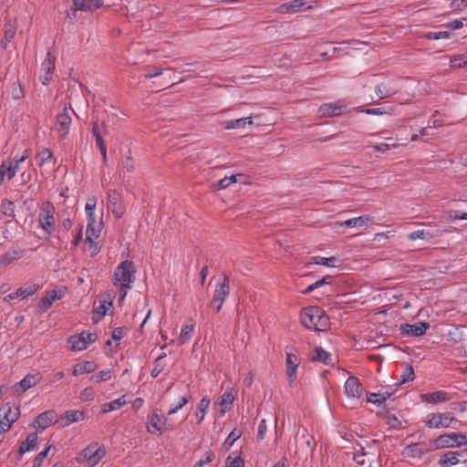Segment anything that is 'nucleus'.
<instances>
[{
  "instance_id": "1",
  "label": "nucleus",
  "mask_w": 467,
  "mask_h": 467,
  "mask_svg": "<svg viewBox=\"0 0 467 467\" xmlns=\"http://www.w3.org/2000/svg\"><path fill=\"white\" fill-rule=\"evenodd\" d=\"M136 268L132 261L124 260L113 274V285L119 288V300L123 301L135 280Z\"/></svg>"
},
{
  "instance_id": "2",
  "label": "nucleus",
  "mask_w": 467,
  "mask_h": 467,
  "mask_svg": "<svg viewBox=\"0 0 467 467\" xmlns=\"http://www.w3.org/2000/svg\"><path fill=\"white\" fill-rule=\"evenodd\" d=\"M300 320L306 328L317 331H325L329 325L325 311L317 306L303 308L300 313Z\"/></svg>"
},
{
  "instance_id": "3",
  "label": "nucleus",
  "mask_w": 467,
  "mask_h": 467,
  "mask_svg": "<svg viewBox=\"0 0 467 467\" xmlns=\"http://www.w3.org/2000/svg\"><path fill=\"white\" fill-rule=\"evenodd\" d=\"M106 449L98 442H91L76 456V462L85 467H94L105 457Z\"/></svg>"
},
{
  "instance_id": "4",
  "label": "nucleus",
  "mask_w": 467,
  "mask_h": 467,
  "mask_svg": "<svg viewBox=\"0 0 467 467\" xmlns=\"http://www.w3.org/2000/svg\"><path fill=\"white\" fill-rule=\"evenodd\" d=\"M56 209L54 204L49 201H44L41 202L39 207V213L37 215V222L42 231L51 235L56 228L55 219Z\"/></svg>"
},
{
  "instance_id": "5",
  "label": "nucleus",
  "mask_w": 467,
  "mask_h": 467,
  "mask_svg": "<svg viewBox=\"0 0 467 467\" xmlns=\"http://www.w3.org/2000/svg\"><path fill=\"white\" fill-rule=\"evenodd\" d=\"M435 450L458 448L467 445V436L460 432H446L431 441Z\"/></svg>"
},
{
  "instance_id": "6",
  "label": "nucleus",
  "mask_w": 467,
  "mask_h": 467,
  "mask_svg": "<svg viewBox=\"0 0 467 467\" xmlns=\"http://www.w3.org/2000/svg\"><path fill=\"white\" fill-rule=\"evenodd\" d=\"M452 422H457V419L449 411L431 412L424 420V424L429 429H446L451 427Z\"/></svg>"
},
{
  "instance_id": "7",
  "label": "nucleus",
  "mask_w": 467,
  "mask_h": 467,
  "mask_svg": "<svg viewBox=\"0 0 467 467\" xmlns=\"http://www.w3.org/2000/svg\"><path fill=\"white\" fill-rule=\"evenodd\" d=\"M19 408L6 403L0 408V434L9 431L12 424L19 417Z\"/></svg>"
},
{
  "instance_id": "8",
  "label": "nucleus",
  "mask_w": 467,
  "mask_h": 467,
  "mask_svg": "<svg viewBox=\"0 0 467 467\" xmlns=\"http://www.w3.org/2000/svg\"><path fill=\"white\" fill-rule=\"evenodd\" d=\"M69 111L73 112L71 108L65 107L62 112L58 113L55 124V131L60 139H65L69 132L71 126V116Z\"/></svg>"
},
{
  "instance_id": "9",
  "label": "nucleus",
  "mask_w": 467,
  "mask_h": 467,
  "mask_svg": "<svg viewBox=\"0 0 467 467\" xmlns=\"http://www.w3.org/2000/svg\"><path fill=\"white\" fill-rule=\"evenodd\" d=\"M167 418L159 414L157 410L152 411L147 417L146 428L150 434L161 435L166 428Z\"/></svg>"
},
{
  "instance_id": "10",
  "label": "nucleus",
  "mask_w": 467,
  "mask_h": 467,
  "mask_svg": "<svg viewBox=\"0 0 467 467\" xmlns=\"http://www.w3.org/2000/svg\"><path fill=\"white\" fill-rule=\"evenodd\" d=\"M95 337L96 336L94 334L82 332L78 335L69 337L67 343L71 350L82 351L95 340Z\"/></svg>"
},
{
  "instance_id": "11",
  "label": "nucleus",
  "mask_w": 467,
  "mask_h": 467,
  "mask_svg": "<svg viewBox=\"0 0 467 467\" xmlns=\"http://www.w3.org/2000/svg\"><path fill=\"white\" fill-rule=\"evenodd\" d=\"M56 57L48 51L46 59L42 62L40 69V81L43 85H48L55 72Z\"/></svg>"
},
{
  "instance_id": "12",
  "label": "nucleus",
  "mask_w": 467,
  "mask_h": 467,
  "mask_svg": "<svg viewBox=\"0 0 467 467\" xmlns=\"http://www.w3.org/2000/svg\"><path fill=\"white\" fill-rule=\"evenodd\" d=\"M316 1L292 0L280 5V12L294 14L299 11L310 10L316 5Z\"/></svg>"
},
{
  "instance_id": "13",
  "label": "nucleus",
  "mask_w": 467,
  "mask_h": 467,
  "mask_svg": "<svg viewBox=\"0 0 467 467\" xmlns=\"http://www.w3.org/2000/svg\"><path fill=\"white\" fill-rule=\"evenodd\" d=\"M40 373L27 374L19 382L12 387V390L16 395H21L30 388L36 386L41 381Z\"/></svg>"
},
{
  "instance_id": "14",
  "label": "nucleus",
  "mask_w": 467,
  "mask_h": 467,
  "mask_svg": "<svg viewBox=\"0 0 467 467\" xmlns=\"http://www.w3.org/2000/svg\"><path fill=\"white\" fill-rule=\"evenodd\" d=\"M420 399L422 402L436 405L451 400L452 396L451 393L444 390H436L433 392L421 393Z\"/></svg>"
},
{
  "instance_id": "15",
  "label": "nucleus",
  "mask_w": 467,
  "mask_h": 467,
  "mask_svg": "<svg viewBox=\"0 0 467 467\" xmlns=\"http://www.w3.org/2000/svg\"><path fill=\"white\" fill-rule=\"evenodd\" d=\"M65 296V288H56L47 293L45 296H43L38 304V308L40 311L45 312L48 310L53 303L57 300H60Z\"/></svg>"
},
{
  "instance_id": "16",
  "label": "nucleus",
  "mask_w": 467,
  "mask_h": 467,
  "mask_svg": "<svg viewBox=\"0 0 467 467\" xmlns=\"http://www.w3.org/2000/svg\"><path fill=\"white\" fill-rule=\"evenodd\" d=\"M230 294L229 279L223 276V279L217 283L213 298L211 300V306H214L217 301L224 302Z\"/></svg>"
},
{
  "instance_id": "17",
  "label": "nucleus",
  "mask_w": 467,
  "mask_h": 467,
  "mask_svg": "<svg viewBox=\"0 0 467 467\" xmlns=\"http://www.w3.org/2000/svg\"><path fill=\"white\" fill-rule=\"evenodd\" d=\"M19 163L16 162L15 158L13 160L4 161L0 164V185L3 183L5 177L7 180L13 179L19 169Z\"/></svg>"
},
{
  "instance_id": "18",
  "label": "nucleus",
  "mask_w": 467,
  "mask_h": 467,
  "mask_svg": "<svg viewBox=\"0 0 467 467\" xmlns=\"http://www.w3.org/2000/svg\"><path fill=\"white\" fill-rule=\"evenodd\" d=\"M345 393L349 398H360L364 389L359 379L350 376L345 382Z\"/></svg>"
},
{
  "instance_id": "19",
  "label": "nucleus",
  "mask_w": 467,
  "mask_h": 467,
  "mask_svg": "<svg viewBox=\"0 0 467 467\" xmlns=\"http://www.w3.org/2000/svg\"><path fill=\"white\" fill-rule=\"evenodd\" d=\"M346 106L341 102L325 103L318 108L317 113L320 117H336L341 115Z\"/></svg>"
},
{
  "instance_id": "20",
  "label": "nucleus",
  "mask_w": 467,
  "mask_h": 467,
  "mask_svg": "<svg viewBox=\"0 0 467 467\" xmlns=\"http://www.w3.org/2000/svg\"><path fill=\"white\" fill-rule=\"evenodd\" d=\"M430 324L427 322H417L415 324H403L400 327V331L403 334L411 337H420L429 329Z\"/></svg>"
},
{
  "instance_id": "21",
  "label": "nucleus",
  "mask_w": 467,
  "mask_h": 467,
  "mask_svg": "<svg viewBox=\"0 0 467 467\" xmlns=\"http://www.w3.org/2000/svg\"><path fill=\"white\" fill-rule=\"evenodd\" d=\"M398 88L394 80L380 83L376 86L375 93L379 99H388L394 96L398 92Z\"/></svg>"
},
{
  "instance_id": "22",
  "label": "nucleus",
  "mask_w": 467,
  "mask_h": 467,
  "mask_svg": "<svg viewBox=\"0 0 467 467\" xmlns=\"http://www.w3.org/2000/svg\"><path fill=\"white\" fill-rule=\"evenodd\" d=\"M300 358L296 353H286L285 367L286 374L290 382L294 381L296 378Z\"/></svg>"
},
{
  "instance_id": "23",
  "label": "nucleus",
  "mask_w": 467,
  "mask_h": 467,
  "mask_svg": "<svg viewBox=\"0 0 467 467\" xmlns=\"http://www.w3.org/2000/svg\"><path fill=\"white\" fill-rule=\"evenodd\" d=\"M107 198L112 213L120 218L124 213V209L120 204V194L116 190H109Z\"/></svg>"
},
{
  "instance_id": "24",
  "label": "nucleus",
  "mask_w": 467,
  "mask_h": 467,
  "mask_svg": "<svg viewBox=\"0 0 467 467\" xmlns=\"http://www.w3.org/2000/svg\"><path fill=\"white\" fill-rule=\"evenodd\" d=\"M25 254V250L12 247L0 256V266H6L13 262L21 259Z\"/></svg>"
},
{
  "instance_id": "25",
  "label": "nucleus",
  "mask_w": 467,
  "mask_h": 467,
  "mask_svg": "<svg viewBox=\"0 0 467 467\" xmlns=\"http://www.w3.org/2000/svg\"><path fill=\"white\" fill-rule=\"evenodd\" d=\"M460 452L449 451L441 455L438 463L441 467H451L460 462Z\"/></svg>"
},
{
  "instance_id": "26",
  "label": "nucleus",
  "mask_w": 467,
  "mask_h": 467,
  "mask_svg": "<svg viewBox=\"0 0 467 467\" xmlns=\"http://www.w3.org/2000/svg\"><path fill=\"white\" fill-rule=\"evenodd\" d=\"M128 403L127 396L122 395L119 398L113 400L109 402L104 403L101 406V412L103 414L120 410Z\"/></svg>"
},
{
  "instance_id": "27",
  "label": "nucleus",
  "mask_w": 467,
  "mask_h": 467,
  "mask_svg": "<svg viewBox=\"0 0 467 467\" xmlns=\"http://www.w3.org/2000/svg\"><path fill=\"white\" fill-rule=\"evenodd\" d=\"M371 219L368 215H362L358 217H354L348 219L342 223H338L340 226H346L349 228H361L363 226H367L370 223Z\"/></svg>"
},
{
  "instance_id": "28",
  "label": "nucleus",
  "mask_w": 467,
  "mask_h": 467,
  "mask_svg": "<svg viewBox=\"0 0 467 467\" xmlns=\"http://www.w3.org/2000/svg\"><path fill=\"white\" fill-rule=\"evenodd\" d=\"M38 436L36 432L28 434L26 441H24L19 446V455L22 456L26 452L36 450L37 444Z\"/></svg>"
},
{
  "instance_id": "29",
  "label": "nucleus",
  "mask_w": 467,
  "mask_h": 467,
  "mask_svg": "<svg viewBox=\"0 0 467 467\" xmlns=\"http://www.w3.org/2000/svg\"><path fill=\"white\" fill-rule=\"evenodd\" d=\"M85 419V413L81 410H67L64 413L61 418V426H68L71 423L83 420Z\"/></svg>"
},
{
  "instance_id": "30",
  "label": "nucleus",
  "mask_w": 467,
  "mask_h": 467,
  "mask_svg": "<svg viewBox=\"0 0 467 467\" xmlns=\"http://www.w3.org/2000/svg\"><path fill=\"white\" fill-rule=\"evenodd\" d=\"M57 414L54 410L45 411L38 415L36 420V425L41 429H46L56 421Z\"/></svg>"
},
{
  "instance_id": "31",
  "label": "nucleus",
  "mask_w": 467,
  "mask_h": 467,
  "mask_svg": "<svg viewBox=\"0 0 467 467\" xmlns=\"http://www.w3.org/2000/svg\"><path fill=\"white\" fill-rule=\"evenodd\" d=\"M74 6L77 10L88 11L99 8L102 5V0H73Z\"/></svg>"
},
{
  "instance_id": "32",
  "label": "nucleus",
  "mask_w": 467,
  "mask_h": 467,
  "mask_svg": "<svg viewBox=\"0 0 467 467\" xmlns=\"http://www.w3.org/2000/svg\"><path fill=\"white\" fill-rule=\"evenodd\" d=\"M97 366L92 361H84L74 365L72 374L77 377L82 374L94 372Z\"/></svg>"
},
{
  "instance_id": "33",
  "label": "nucleus",
  "mask_w": 467,
  "mask_h": 467,
  "mask_svg": "<svg viewBox=\"0 0 467 467\" xmlns=\"http://www.w3.org/2000/svg\"><path fill=\"white\" fill-rule=\"evenodd\" d=\"M111 302L100 301L98 306H95L92 312V320L94 323L99 322L107 314Z\"/></svg>"
},
{
  "instance_id": "34",
  "label": "nucleus",
  "mask_w": 467,
  "mask_h": 467,
  "mask_svg": "<svg viewBox=\"0 0 467 467\" xmlns=\"http://www.w3.org/2000/svg\"><path fill=\"white\" fill-rule=\"evenodd\" d=\"M234 401V396L232 390L227 389L221 397H220V406H221V414L223 415L225 412L229 411L232 408V405Z\"/></svg>"
},
{
  "instance_id": "35",
  "label": "nucleus",
  "mask_w": 467,
  "mask_h": 467,
  "mask_svg": "<svg viewBox=\"0 0 467 467\" xmlns=\"http://www.w3.org/2000/svg\"><path fill=\"white\" fill-rule=\"evenodd\" d=\"M210 403H211V400L207 396L203 397L199 401L197 408H196V411H195V416L198 420H197L198 424H200L204 420L205 415L209 410Z\"/></svg>"
},
{
  "instance_id": "36",
  "label": "nucleus",
  "mask_w": 467,
  "mask_h": 467,
  "mask_svg": "<svg viewBox=\"0 0 467 467\" xmlns=\"http://www.w3.org/2000/svg\"><path fill=\"white\" fill-rule=\"evenodd\" d=\"M311 359L313 361H320L327 365L332 364V358H331L330 353H328L327 351H326L325 349H323L320 347H317L314 349L313 354L311 355Z\"/></svg>"
},
{
  "instance_id": "37",
  "label": "nucleus",
  "mask_w": 467,
  "mask_h": 467,
  "mask_svg": "<svg viewBox=\"0 0 467 467\" xmlns=\"http://www.w3.org/2000/svg\"><path fill=\"white\" fill-rule=\"evenodd\" d=\"M353 461L355 462L357 467H371L372 463L368 453L365 452L364 448H360L358 451L354 452Z\"/></svg>"
},
{
  "instance_id": "38",
  "label": "nucleus",
  "mask_w": 467,
  "mask_h": 467,
  "mask_svg": "<svg viewBox=\"0 0 467 467\" xmlns=\"http://www.w3.org/2000/svg\"><path fill=\"white\" fill-rule=\"evenodd\" d=\"M194 332V325L193 324H183L181 333L178 338L179 345H184L189 342Z\"/></svg>"
},
{
  "instance_id": "39",
  "label": "nucleus",
  "mask_w": 467,
  "mask_h": 467,
  "mask_svg": "<svg viewBox=\"0 0 467 467\" xmlns=\"http://www.w3.org/2000/svg\"><path fill=\"white\" fill-rule=\"evenodd\" d=\"M40 286L36 284H31L26 287H19L16 290V296L18 299L23 300L26 299L33 295H35L38 290Z\"/></svg>"
},
{
  "instance_id": "40",
  "label": "nucleus",
  "mask_w": 467,
  "mask_h": 467,
  "mask_svg": "<svg viewBox=\"0 0 467 467\" xmlns=\"http://www.w3.org/2000/svg\"><path fill=\"white\" fill-rule=\"evenodd\" d=\"M97 206V198L95 196L89 197L85 205V212L88 222L96 223L95 210Z\"/></svg>"
},
{
  "instance_id": "41",
  "label": "nucleus",
  "mask_w": 467,
  "mask_h": 467,
  "mask_svg": "<svg viewBox=\"0 0 467 467\" xmlns=\"http://www.w3.org/2000/svg\"><path fill=\"white\" fill-rule=\"evenodd\" d=\"M253 123L252 118H240L224 122V127L228 130L244 128L246 125Z\"/></svg>"
},
{
  "instance_id": "42",
  "label": "nucleus",
  "mask_w": 467,
  "mask_h": 467,
  "mask_svg": "<svg viewBox=\"0 0 467 467\" xmlns=\"http://www.w3.org/2000/svg\"><path fill=\"white\" fill-rule=\"evenodd\" d=\"M226 467H244V461L237 451L230 453L225 460Z\"/></svg>"
},
{
  "instance_id": "43",
  "label": "nucleus",
  "mask_w": 467,
  "mask_h": 467,
  "mask_svg": "<svg viewBox=\"0 0 467 467\" xmlns=\"http://www.w3.org/2000/svg\"><path fill=\"white\" fill-rule=\"evenodd\" d=\"M389 397V394L388 392H371L368 394L367 397V402L375 404V405H381L384 403L387 399Z\"/></svg>"
},
{
  "instance_id": "44",
  "label": "nucleus",
  "mask_w": 467,
  "mask_h": 467,
  "mask_svg": "<svg viewBox=\"0 0 467 467\" xmlns=\"http://www.w3.org/2000/svg\"><path fill=\"white\" fill-rule=\"evenodd\" d=\"M242 431L237 429H234L227 438L225 439L224 442L223 443V448L224 451H229L231 447L234 445V443L241 437Z\"/></svg>"
},
{
  "instance_id": "45",
  "label": "nucleus",
  "mask_w": 467,
  "mask_h": 467,
  "mask_svg": "<svg viewBox=\"0 0 467 467\" xmlns=\"http://www.w3.org/2000/svg\"><path fill=\"white\" fill-rule=\"evenodd\" d=\"M312 263L315 265H325L327 267H335L337 266V263H338L337 258L332 257H322V256H314L311 258Z\"/></svg>"
},
{
  "instance_id": "46",
  "label": "nucleus",
  "mask_w": 467,
  "mask_h": 467,
  "mask_svg": "<svg viewBox=\"0 0 467 467\" xmlns=\"http://www.w3.org/2000/svg\"><path fill=\"white\" fill-rule=\"evenodd\" d=\"M52 157L53 153L49 149H42L40 151L37 152L36 156L37 165L42 167L45 163L48 162L52 159Z\"/></svg>"
},
{
  "instance_id": "47",
  "label": "nucleus",
  "mask_w": 467,
  "mask_h": 467,
  "mask_svg": "<svg viewBox=\"0 0 467 467\" xmlns=\"http://www.w3.org/2000/svg\"><path fill=\"white\" fill-rule=\"evenodd\" d=\"M113 371L111 369L101 370L99 373L93 374L89 380L94 383L109 380L112 378Z\"/></svg>"
},
{
  "instance_id": "48",
  "label": "nucleus",
  "mask_w": 467,
  "mask_h": 467,
  "mask_svg": "<svg viewBox=\"0 0 467 467\" xmlns=\"http://www.w3.org/2000/svg\"><path fill=\"white\" fill-rule=\"evenodd\" d=\"M358 111L364 112L368 115H384L389 114L390 115L392 113V109L390 108H372V109H358Z\"/></svg>"
},
{
  "instance_id": "49",
  "label": "nucleus",
  "mask_w": 467,
  "mask_h": 467,
  "mask_svg": "<svg viewBox=\"0 0 467 467\" xmlns=\"http://www.w3.org/2000/svg\"><path fill=\"white\" fill-rule=\"evenodd\" d=\"M236 182V177L235 175L232 176H226L221 180H219L215 184L213 185V187L215 190H223L230 186L231 184Z\"/></svg>"
},
{
  "instance_id": "50",
  "label": "nucleus",
  "mask_w": 467,
  "mask_h": 467,
  "mask_svg": "<svg viewBox=\"0 0 467 467\" xmlns=\"http://www.w3.org/2000/svg\"><path fill=\"white\" fill-rule=\"evenodd\" d=\"M215 459V454L212 451H207L202 458L196 462L193 467H204L206 464L212 462Z\"/></svg>"
},
{
  "instance_id": "51",
  "label": "nucleus",
  "mask_w": 467,
  "mask_h": 467,
  "mask_svg": "<svg viewBox=\"0 0 467 467\" xmlns=\"http://www.w3.org/2000/svg\"><path fill=\"white\" fill-rule=\"evenodd\" d=\"M415 378L414 370L411 366L406 365L401 375H400V383H407L412 381Z\"/></svg>"
},
{
  "instance_id": "52",
  "label": "nucleus",
  "mask_w": 467,
  "mask_h": 467,
  "mask_svg": "<svg viewBox=\"0 0 467 467\" xmlns=\"http://www.w3.org/2000/svg\"><path fill=\"white\" fill-rule=\"evenodd\" d=\"M85 244L88 245L87 250L89 252L91 256H95L99 253L100 247L97 243V239L86 237Z\"/></svg>"
},
{
  "instance_id": "53",
  "label": "nucleus",
  "mask_w": 467,
  "mask_h": 467,
  "mask_svg": "<svg viewBox=\"0 0 467 467\" xmlns=\"http://www.w3.org/2000/svg\"><path fill=\"white\" fill-rule=\"evenodd\" d=\"M100 234V226H96V223H91V221L88 222L86 237H90L94 239H98Z\"/></svg>"
},
{
  "instance_id": "54",
  "label": "nucleus",
  "mask_w": 467,
  "mask_h": 467,
  "mask_svg": "<svg viewBox=\"0 0 467 467\" xmlns=\"http://www.w3.org/2000/svg\"><path fill=\"white\" fill-rule=\"evenodd\" d=\"M450 36L451 33L448 31L428 32L424 35V37L430 40L448 39Z\"/></svg>"
},
{
  "instance_id": "55",
  "label": "nucleus",
  "mask_w": 467,
  "mask_h": 467,
  "mask_svg": "<svg viewBox=\"0 0 467 467\" xmlns=\"http://www.w3.org/2000/svg\"><path fill=\"white\" fill-rule=\"evenodd\" d=\"M467 66V56L461 55L451 59V67L453 68H462Z\"/></svg>"
},
{
  "instance_id": "56",
  "label": "nucleus",
  "mask_w": 467,
  "mask_h": 467,
  "mask_svg": "<svg viewBox=\"0 0 467 467\" xmlns=\"http://www.w3.org/2000/svg\"><path fill=\"white\" fill-rule=\"evenodd\" d=\"M95 390L91 387H87L79 393V399L81 401L93 400L95 398Z\"/></svg>"
},
{
  "instance_id": "57",
  "label": "nucleus",
  "mask_w": 467,
  "mask_h": 467,
  "mask_svg": "<svg viewBox=\"0 0 467 467\" xmlns=\"http://www.w3.org/2000/svg\"><path fill=\"white\" fill-rule=\"evenodd\" d=\"M2 213L8 217L14 216V204L11 201L3 200L1 203Z\"/></svg>"
},
{
  "instance_id": "58",
  "label": "nucleus",
  "mask_w": 467,
  "mask_h": 467,
  "mask_svg": "<svg viewBox=\"0 0 467 467\" xmlns=\"http://www.w3.org/2000/svg\"><path fill=\"white\" fill-rule=\"evenodd\" d=\"M189 401V398L187 396L182 397L178 403L175 405H172L171 409L168 411L169 415H173L177 413L183 406H185Z\"/></svg>"
},
{
  "instance_id": "59",
  "label": "nucleus",
  "mask_w": 467,
  "mask_h": 467,
  "mask_svg": "<svg viewBox=\"0 0 467 467\" xmlns=\"http://www.w3.org/2000/svg\"><path fill=\"white\" fill-rule=\"evenodd\" d=\"M24 97V90L19 82H15L12 87V98L16 100L21 99Z\"/></svg>"
},
{
  "instance_id": "60",
  "label": "nucleus",
  "mask_w": 467,
  "mask_h": 467,
  "mask_svg": "<svg viewBox=\"0 0 467 467\" xmlns=\"http://www.w3.org/2000/svg\"><path fill=\"white\" fill-rule=\"evenodd\" d=\"M164 356L165 354L159 356L154 361V366L150 372L151 377L154 379L157 378L163 370V366H161L159 362Z\"/></svg>"
},
{
  "instance_id": "61",
  "label": "nucleus",
  "mask_w": 467,
  "mask_h": 467,
  "mask_svg": "<svg viewBox=\"0 0 467 467\" xmlns=\"http://www.w3.org/2000/svg\"><path fill=\"white\" fill-rule=\"evenodd\" d=\"M16 36V26L12 23L5 26L4 38L6 42H10Z\"/></svg>"
},
{
  "instance_id": "62",
  "label": "nucleus",
  "mask_w": 467,
  "mask_h": 467,
  "mask_svg": "<svg viewBox=\"0 0 467 467\" xmlns=\"http://www.w3.org/2000/svg\"><path fill=\"white\" fill-rule=\"evenodd\" d=\"M50 446H47L45 450H43L36 455V457L34 460L35 467H38L43 462V461L47 458Z\"/></svg>"
},
{
  "instance_id": "63",
  "label": "nucleus",
  "mask_w": 467,
  "mask_h": 467,
  "mask_svg": "<svg viewBox=\"0 0 467 467\" xmlns=\"http://www.w3.org/2000/svg\"><path fill=\"white\" fill-rule=\"evenodd\" d=\"M450 7L452 11H460L467 7V0H452L450 4Z\"/></svg>"
},
{
  "instance_id": "64",
  "label": "nucleus",
  "mask_w": 467,
  "mask_h": 467,
  "mask_svg": "<svg viewBox=\"0 0 467 467\" xmlns=\"http://www.w3.org/2000/svg\"><path fill=\"white\" fill-rule=\"evenodd\" d=\"M429 234L425 230H417L415 232L410 233L408 235V238L411 241H415L418 239H424Z\"/></svg>"
}]
</instances>
